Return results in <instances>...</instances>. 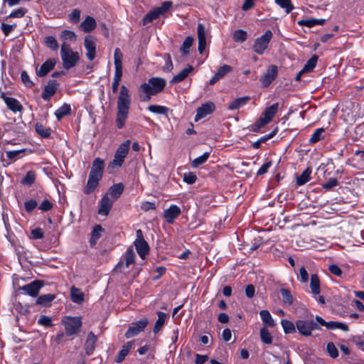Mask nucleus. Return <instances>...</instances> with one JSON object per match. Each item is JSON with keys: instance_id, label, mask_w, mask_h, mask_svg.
<instances>
[{"instance_id": "nucleus-1", "label": "nucleus", "mask_w": 364, "mask_h": 364, "mask_svg": "<svg viewBox=\"0 0 364 364\" xmlns=\"http://www.w3.org/2000/svg\"><path fill=\"white\" fill-rule=\"evenodd\" d=\"M131 105V95L129 89L125 85L120 87L117 102L116 123L119 129H122L128 117L129 107Z\"/></svg>"}, {"instance_id": "nucleus-2", "label": "nucleus", "mask_w": 364, "mask_h": 364, "mask_svg": "<svg viewBox=\"0 0 364 364\" xmlns=\"http://www.w3.org/2000/svg\"><path fill=\"white\" fill-rule=\"evenodd\" d=\"M104 168V161L100 158H96L92 162L88 181L84 188V193L85 194H90L97 187L99 181L102 178Z\"/></svg>"}, {"instance_id": "nucleus-3", "label": "nucleus", "mask_w": 364, "mask_h": 364, "mask_svg": "<svg viewBox=\"0 0 364 364\" xmlns=\"http://www.w3.org/2000/svg\"><path fill=\"white\" fill-rule=\"evenodd\" d=\"M279 109V103H274L271 106L267 107L260 118L253 124L249 127L251 132H257L261 128L269 124Z\"/></svg>"}, {"instance_id": "nucleus-4", "label": "nucleus", "mask_w": 364, "mask_h": 364, "mask_svg": "<svg viewBox=\"0 0 364 364\" xmlns=\"http://www.w3.org/2000/svg\"><path fill=\"white\" fill-rule=\"evenodd\" d=\"M60 55L63 68L66 70L75 67L80 60L78 52L72 50L70 46L65 43L61 45Z\"/></svg>"}, {"instance_id": "nucleus-5", "label": "nucleus", "mask_w": 364, "mask_h": 364, "mask_svg": "<svg viewBox=\"0 0 364 364\" xmlns=\"http://www.w3.org/2000/svg\"><path fill=\"white\" fill-rule=\"evenodd\" d=\"M130 144V140L127 139L119 145L114 153L113 160L108 165V168L114 169L122 166L129 153Z\"/></svg>"}, {"instance_id": "nucleus-6", "label": "nucleus", "mask_w": 364, "mask_h": 364, "mask_svg": "<svg viewBox=\"0 0 364 364\" xmlns=\"http://www.w3.org/2000/svg\"><path fill=\"white\" fill-rule=\"evenodd\" d=\"M272 36V32L270 30H267L262 36L256 38L252 46L254 52L259 55H262L268 48Z\"/></svg>"}, {"instance_id": "nucleus-7", "label": "nucleus", "mask_w": 364, "mask_h": 364, "mask_svg": "<svg viewBox=\"0 0 364 364\" xmlns=\"http://www.w3.org/2000/svg\"><path fill=\"white\" fill-rule=\"evenodd\" d=\"M136 238L134 241V245L136 252L141 259H144L145 257L149 254V246L144 239L143 232L141 230H136Z\"/></svg>"}, {"instance_id": "nucleus-8", "label": "nucleus", "mask_w": 364, "mask_h": 364, "mask_svg": "<svg viewBox=\"0 0 364 364\" xmlns=\"http://www.w3.org/2000/svg\"><path fill=\"white\" fill-rule=\"evenodd\" d=\"M135 261V253L132 247H129L125 253L124 262L121 260L116 265L115 271L119 272H126V269H129L131 264Z\"/></svg>"}, {"instance_id": "nucleus-9", "label": "nucleus", "mask_w": 364, "mask_h": 364, "mask_svg": "<svg viewBox=\"0 0 364 364\" xmlns=\"http://www.w3.org/2000/svg\"><path fill=\"white\" fill-rule=\"evenodd\" d=\"M142 85H146L149 92L156 95L164 89L166 82L164 78L154 77L150 78L148 82H144Z\"/></svg>"}, {"instance_id": "nucleus-10", "label": "nucleus", "mask_w": 364, "mask_h": 364, "mask_svg": "<svg viewBox=\"0 0 364 364\" xmlns=\"http://www.w3.org/2000/svg\"><path fill=\"white\" fill-rule=\"evenodd\" d=\"M82 326L81 319L78 317L69 318L65 321V333L67 336L76 334Z\"/></svg>"}, {"instance_id": "nucleus-11", "label": "nucleus", "mask_w": 364, "mask_h": 364, "mask_svg": "<svg viewBox=\"0 0 364 364\" xmlns=\"http://www.w3.org/2000/svg\"><path fill=\"white\" fill-rule=\"evenodd\" d=\"M148 324V319L146 318L132 323L125 333L127 338H132L143 331Z\"/></svg>"}, {"instance_id": "nucleus-12", "label": "nucleus", "mask_w": 364, "mask_h": 364, "mask_svg": "<svg viewBox=\"0 0 364 364\" xmlns=\"http://www.w3.org/2000/svg\"><path fill=\"white\" fill-rule=\"evenodd\" d=\"M278 70L277 67L274 65H270L267 72L264 74L263 76L260 78V82L263 87H268L272 82L276 78L277 76Z\"/></svg>"}, {"instance_id": "nucleus-13", "label": "nucleus", "mask_w": 364, "mask_h": 364, "mask_svg": "<svg viewBox=\"0 0 364 364\" xmlns=\"http://www.w3.org/2000/svg\"><path fill=\"white\" fill-rule=\"evenodd\" d=\"M316 321H317L321 326H326L328 329L330 330L341 329L343 331H348V326L346 323L333 321L326 322L319 316H316Z\"/></svg>"}, {"instance_id": "nucleus-14", "label": "nucleus", "mask_w": 364, "mask_h": 364, "mask_svg": "<svg viewBox=\"0 0 364 364\" xmlns=\"http://www.w3.org/2000/svg\"><path fill=\"white\" fill-rule=\"evenodd\" d=\"M181 214V208L176 205H171L170 207L164 211V217L168 224H172L175 219Z\"/></svg>"}, {"instance_id": "nucleus-15", "label": "nucleus", "mask_w": 364, "mask_h": 364, "mask_svg": "<svg viewBox=\"0 0 364 364\" xmlns=\"http://www.w3.org/2000/svg\"><path fill=\"white\" fill-rule=\"evenodd\" d=\"M85 48L86 49V56L90 60L95 58L96 42L92 36H86L85 38Z\"/></svg>"}, {"instance_id": "nucleus-16", "label": "nucleus", "mask_w": 364, "mask_h": 364, "mask_svg": "<svg viewBox=\"0 0 364 364\" xmlns=\"http://www.w3.org/2000/svg\"><path fill=\"white\" fill-rule=\"evenodd\" d=\"M113 205V200L105 194L101 199L99 205L98 214L107 216Z\"/></svg>"}, {"instance_id": "nucleus-17", "label": "nucleus", "mask_w": 364, "mask_h": 364, "mask_svg": "<svg viewBox=\"0 0 364 364\" xmlns=\"http://www.w3.org/2000/svg\"><path fill=\"white\" fill-rule=\"evenodd\" d=\"M215 107L214 103L211 102L202 105V106L198 107L197 109V113L195 117V121L197 122L200 119L205 117L208 114L212 113L214 111Z\"/></svg>"}, {"instance_id": "nucleus-18", "label": "nucleus", "mask_w": 364, "mask_h": 364, "mask_svg": "<svg viewBox=\"0 0 364 364\" xmlns=\"http://www.w3.org/2000/svg\"><path fill=\"white\" fill-rule=\"evenodd\" d=\"M43 287V282L38 280H36L28 284H26L22 287V290L26 294L31 296H36L38 294L40 289Z\"/></svg>"}, {"instance_id": "nucleus-19", "label": "nucleus", "mask_w": 364, "mask_h": 364, "mask_svg": "<svg viewBox=\"0 0 364 364\" xmlns=\"http://www.w3.org/2000/svg\"><path fill=\"white\" fill-rule=\"evenodd\" d=\"M58 86V84L55 80H49L44 87L41 95L42 98L44 100H48L56 92Z\"/></svg>"}, {"instance_id": "nucleus-20", "label": "nucleus", "mask_w": 364, "mask_h": 364, "mask_svg": "<svg viewBox=\"0 0 364 364\" xmlns=\"http://www.w3.org/2000/svg\"><path fill=\"white\" fill-rule=\"evenodd\" d=\"M232 71V68L229 65H223L220 67L214 76L210 79L209 84L213 85L219 80L223 78L225 75Z\"/></svg>"}, {"instance_id": "nucleus-21", "label": "nucleus", "mask_w": 364, "mask_h": 364, "mask_svg": "<svg viewBox=\"0 0 364 364\" xmlns=\"http://www.w3.org/2000/svg\"><path fill=\"white\" fill-rule=\"evenodd\" d=\"M56 63V60L55 59H48L44 63L42 64L39 70L36 71V73L40 77L46 76L50 70H52L55 65Z\"/></svg>"}, {"instance_id": "nucleus-22", "label": "nucleus", "mask_w": 364, "mask_h": 364, "mask_svg": "<svg viewBox=\"0 0 364 364\" xmlns=\"http://www.w3.org/2000/svg\"><path fill=\"white\" fill-rule=\"evenodd\" d=\"M198 51L202 53L206 46L205 30L203 24L198 26Z\"/></svg>"}, {"instance_id": "nucleus-23", "label": "nucleus", "mask_w": 364, "mask_h": 364, "mask_svg": "<svg viewBox=\"0 0 364 364\" xmlns=\"http://www.w3.org/2000/svg\"><path fill=\"white\" fill-rule=\"evenodd\" d=\"M193 70V67L192 65H188L186 68L183 69L178 74L175 75L170 82L171 84L178 83L184 80L188 75L192 73Z\"/></svg>"}, {"instance_id": "nucleus-24", "label": "nucleus", "mask_w": 364, "mask_h": 364, "mask_svg": "<svg viewBox=\"0 0 364 364\" xmlns=\"http://www.w3.org/2000/svg\"><path fill=\"white\" fill-rule=\"evenodd\" d=\"M296 326L299 333L302 336H310L311 335L309 321L298 320L296 321Z\"/></svg>"}, {"instance_id": "nucleus-25", "label": "nucleus", "mask_w": 364, "mask_h": 364, "mask_svg": "<svg viewBox=\"0 0 364 364\" xmlns=\"http://www.w3.org/2000/svg\"><path fill=\"white\" fill-rule=\"evenodd\" d=\"M96 342H97L96 336L92 332H90L87 335V338L85 343V348L87 354L90 355L92 353V352L95 348Z\"/></svg>"}, {"instance_id": "nucleus-26", "label": "nucleus", "mask_w": 364, "mask_h": 364, "mask_svg": "<svg viewBox=\"0 0 364 364\" xmlns=\"http://www.w3.org/2000/svg\"><path fill=\"white\" fill-rule=\"evenodd\" d=\"M80 27L85 33L91 32L96 27V21L94 18L88 16L80 23Z\"/></svg>"}, {"instance_id": "nucleus-27", "label": "nucleus", "mask_w": 364, "mask_h": 364, "mask_svg": "<svg viewBox=\"0 0 364 364\" xmlns=\"http://www.w3.org/2000/svg\"><path fill=\"white\" fill-rule=\"evenodd\" d=\"M5 103L8 108L14 112H21L23 109L20 102L14 97L6 98Z\"/></svg>"}, {"instance_id": "nucleus-28", "label": "nucleus", "mask_w": 364, "mask_h": 364, "mask_svg": "<svg viewBox=\"0 0 364 364\" xmlns=\"http://www.w3.org/2000/svg\"><path fill=\"white\" fill-rule=\"evenodd\" d=\"M124 190V186L122 183H119L117 184H114L112 186L107 193L106 194H108L109 196H111L114 199H117L119 198L121 194L122 193Z\"/></svg>"}, {"instance_id": "nucleus-29", "label": "nucleus", "mask_w": 364, "mask_h": 364, "mask_svg": "<svg viewBox=\"0 0 364 364\" xmlns=\"http://www.w3.org/2000/svg\"><path fill=\"white\" fill-rule=\"evenodd\" d=\"M326 22L323 18H310V19H302L298 21V24L300 26H305L309 28L314 27L316 25H323Z\"/></svg>"}, {"instance_id": "nucleus-30", "label": "nucleus", "mask_w": 364, "mask_h": 364, "mask_svg": "<svg viewBox=\"0 0 364 364\" xmlns=\"http://www.w3.org/2000/svg\"><path fill=\"white\" fill-rule=\"evenodd\" d=\"M250 100V97L248 96L242 97L235 99L228 105L229 110H234L240 108V107L245 105L248 101Z\"/></svg>"}, {"instance_id": "nucleus-31", "label": "nucleus", "mask_w": 364, "mask_h": 364, "mask_svg": "<svg viewBox=\"0 0 364 364\" xmlns=\"http://www.w3.org/2000/svg\"><path fill=\"white\" fill-rule=\"evenodd\" d=\"M157 316H158V319L156 320L154 327V329H153V332L155 334L157 333L159 331H161V329L164 326V325L166 322V318H167V314L164 312H161V311H159L157 313Z\"/></svg>"}, {"instance_id": "nucleus-32", "label": "nucleus", "mask_w": 364, "mask_h": 364, "mask_svg": "<svg viewBox=\"0 0 364 364\" xmlns=\"http://www.w3.org/2000/svg\"><path fill=\"white\" fill-rule=\"evenodd\" d=\"M311 168H306L301 175L296 177V184L298 186H303L311 179Z\"/></svg>"}, {"instance_id": "nucleus-33", "label": "nucleus", "mask_w": 364, "mask_h": 364, "mask_svg": "<svg viewBox=\"0 0 364 364\" xmlns=\"http://www.w3.org/2000/svg\"><path fill=\"white\" fill-rule=\"evenodd\" d=\"M155 95L149 92L146 85H141L139 90V96L142 102H148L151 100V96Z\"/></svg>"}, {"instance_id": "nucleus-34", "label": "nucleus", "mask_w": 364, "mask_h": 364, "mask_svg": "<svg viewBox=\"0 0 364 364\" xmlns=\"http://www.w3.org/2000/svg\"><path fill=\"white\" fill-rule=\"evenodd\" d=\"M310 288L313 294L318 295L320 293V282L316 274L311 275Z\"/></svg>"}, {"instance_id": "nucleus-35", "label": "nucleus", "mask_w": 364, "mask_h": 364, "mask_svg": "<svg viewBox=\"0 0 364 364\" xmlns=\"http://www.w3.org/2000/svg\"><path fill=\"white\" fill-rule=\"evenodd\" d=\"M133 343L132 341L127 342L124 346H123L122 349L118 353L117 355L116 356L115 361L117 363L122 362L124 358L129 353V351L132 347Z\"/></svg>"}, {"instance_id": "nucleus-36", "label": "nucleus", "mask_w": 364, "mask_h": 364, "mask_svg": "<svg viewBox=\"0 0 364 364\" xmlns=\"http://www.w3.org/2000/svg\"><path fill=\"white\" fill-rule=\"evenodd\" d=\"M259 315L262 321L264 323L267 324L270 327H274L275 326V323L274 319L272 318L270 313L267 310H262L259 312Z\"/></svg>"}, {"instance_id": "nucleus-37", "label": "nucleus", "mask_w": 364, "mask_h": 364, "mask_svg": "<svg viewBox=\"0 0 364 364\" xmlns=\"http://www.w3.org/2000/svg\"><path fill=\"white\" fill-rule=\"evenodd\" d=\"M55 298L54 294H48L40 296L37 300L36 304L42 306H49L50 302Z\"/></svg>"}, {"instance_id": "nucleus-38", "label": "nucleus", "mask_w": 364, "mask_h": 364, "mask_svg": "<svg viewBox=\"0 0 364 364\" xmlns=\"http://www.w3.org/2000/svg\"><path fill=\"white\" fill-rule=\"evenodd\" d=\"M36 132L43 138H48L51 134V129L48 127H44L40 123H37L35 126Z\"/></svg>"}, {"instance_id": "nucleus-39", "label": "nucleus", "mask_w": 364, "mask_h": 364, "mask_svg": "<svg viewBox=\"0 0 364 364\" xmlns=\"http://www.w3.org/2000/svg\"><path fill=\"white\" fill-rule=\"evenodd\" d=\"M148 110L158 114H167L168 108L162 105H151L148 107Z\"/></svg>"}, {"instance_id": "nucleus-40", "label": "nucleus", "mask_w": 364, "mask_h": 364, "mask_svg": "<svg viewBox=\"0 0 364 364\" xmlns=\"http://www.w3.org/2000/svg\"><path fill=\"white\" fill-rule=\"evenodd\" d=\"M324 132L323 128L316 129L309 139V144H314L323 139Z\"/></svg>"}, {"instance_id": "nucleus-41", "label": "nucleus", "mask_w": 364, "mask_h": 364, "mask_svg": "<svg viewBox=\"0 0 364 364\" xmlns=\"http://www.w3.org/2000/svg\"><path fill=\"white\" fill-rule=\"evenodd\" d=\"M274 1L282 9H284L287 14H289L294 9L291 0H274Z\"/></svg>"}, {"instance_id": "nucleus-42", "label": "nucleus", "mask_w": 364, "mask_h": 364, "mask_svg": "<svg viewBox=\"0 0 364 364\" xmlns=\"http://www.w3.org/2000/svg\"><path fill=\"white\" fill-rule=\"evenodd\" d=\"M281 294L282 296L283 303L284 304L290 306L293 304L294 299H293V296H292L290 291H289L287 289L283 288L281 289Z\"/></svg>"}, {"instance_id": "nucleus-43", "label": "nucleus", "mask_w": 364, "mask_h": 364, "mask_svg": "<svg viewBox=\"0 0 364 364\" xmlns=\"http://www.w3.org/2000/svg\"><path fill=\"white\" fill-rule=\"evenodd\" d=\"M160 16V14L158 13L156 9L149 11L143 18V25H146L154 20L158 18Z\"/></svg>"}, {"instance_id": "nucleus-44", "label": "nucleus", "mask_w": 364, "mask_h": 364, "mask_svg": "<svg viewBox=\"0 0 364 364\" xmlns=\"http://www.w3.org/2000/svg\"><path fill=\"white\" fill-rule=\"evenodd\" d=\"M232 38L235 42L242 43L247 40V33L245 31L239 29L233 33Z\"/></svg>"}, {"instance_id": "nucleus-45", "label": "nucleus", "mask_w": 364, "mask_h": 364, "mask_svg": "<svg viewBox=\"0 0 364 364\" xmlns=\"http://www.w3.org/2000/svg\"><path fill=\"white\" fill-rule=\"evenodd\" d=\"M102 230V228L99 225H96L94 228L92 232V237L90 241L91 245H95L96 244L97 240L100 237Z\"/></svg>"}, {"instance_id": "nucleus-46", "label": "nucleus", "mask_w": 364, "mask_h": 364, "mask_svg": "<svg viewBox=\"0 0 364 364\" xmlns=\"http://www.w3.org/2000/svg\"><path fill=\"white\" fill-rule=\"evenodd\" d=\"M70 106L65 104L56 110L55 114L58 119H60L65 115L68 114L70 112Z\"/></svg>"}, {"instance_id": "nucleus-47", "label": "nucleus", "mask_w": 364, "mask_h": 364, "mask_svg": "<svg viewBox=\"0 0 364 364\" xmlns=\"http://www.w3.org/2000/svg\"><path fill=\"white\" fill-rule=\"evenodd\" d=\"M282 326L285 333H292L296 331V324L288 320H282Z\"/></svg>"}, {"instance_id": "nucleus-48", "label": "nucleus", "mask_w": 364, "mask_h": 364, "mask_svg": "<svg viewBox=\"0 0 364 364\" xmlns=\"http://www.w3.org/2000/svg\"><path fill=\"white\" fill-rule=\"evenodd\" d=\"M71 298L73 302L77 304L81 303L84 299L82 293L75 287L71 289Z\"/></svg>"}, {"instance_id": "nucleus-49", "label": "nucleus", "mask_w": 364, "mask_h": 364, "mask_svg": "<svg viewBox=\"0 0 364 364\" xmlns=\"http://www.w3.org/2000/svg\"><path fill=\"white\" fill-rule=\"evenodd\" d=\"M193 42V38L191 36L186 38L181 48V51L183 55H187L189 53V49L192 46Z\"/></svg>"}, {"instance_id": "nucleus-50", "label": "nucleus", "mask_w": 364, "mask_h": 364, "mask_svg": "<svg viewBox=\"0 0 364 364\" xmlns=\"http://www.w3.org/2000/svg\"><path fill=\"white\" fill-rule=\"evenodd\" d=\"M317 60V55H313L305 64L304 67L303 68V72H311L315 68Z\"/></svg>"}, {"instance_id": "nucleus-51", "label": "nucleus", "mask_w": 364, "mask_h": 364, "mask_svg": "<svg viewBox=\"0 0 364 364\" xmlns=\"http://www.w3.org/2000/svg\"><path fill=\"white\" fill-rule=\"evenodd\" d=\"M209 156H210V153L209 152H205L203 155L196 158L192 161V164H191L193 168L198 167L199 166H200L201 164H204L208 160V159L209 158Z\"/></svg>"}, {"instance_id": "nucleus-52", "label": "nucleus", "mask_w": 364, "mask_h": 364, "mask_svg": "<svg viewBox=\"0 0 364 364\" xmlns=\"http://www.w3.org/2000/svg\"><path fill=\"white\" fill-rule=\"evenodd\" d=\"M276 132H277L276 130H274L270 134L260 137L257 141L253 143V144H252L253 148L259 149L262 143H264L266 141L272 138L275 135Z\"/></svg>"}, {"instance_id": "nucleus-53", "label": "nucleus", "mask_w": 364, "mask_h": 364, "mask_svg": "<svg viewBox=\"0 0 364 364\" xmlns=\"http://www.w3.org/2000/svg\"><path fill=\"white\" fill-rule=\"evenodd\" d=\"M36 179V174L33 171H28L26 176L22 178L21 183L26 186H31Z\"/></svg>"}, {"instance_id": "nucleus-54", "label": "nucleus", "mask_w": 364, "mask_h": 364, "mask_svg": "<svg viewBox=\"0 0 364 364\" xmlns=\"http://www.w3.org/2000/svg\"><path fill=\"white\" fill-rule=\"evenodd\" d=\"M260 337L262 342L267 344L272 343V336L269 331L266 328H262L260 330Z\"/></svg>"}, {"instance_id": "nucleus-55", "label": "nucleus", "mask_w": 364, "mask_h": 364, "mask_svg": "<svg viewBox=\"0 0 364 364\" xmlns=\"http://www.w3.org/2000/svg\"><path fill=\"white\" fill-rule=\"evenodd\" d=\"M45 44L50 49L55 50L58 48V43L53 36H47L45 38Z\"/></svg>"}, {"instance_id": "nucleus-56", "label": "nucleus", "mask_w": 364, "mask_h": 364, "mask_svg": "<svg viewBox=\"0 0 364 364\" xmlns=\"http://www.w3.org/2000/svg\"><path fill=\"white\" fill-rule=\"evenodd\" d=\"M173 3L170 1H164L161 4V5L157 8H155L158 13L161 15L164 14L166 11H168L172 6Z\"/></svg>"}, {"instance_id": "nucleus-57", "label": "nucleus", "mask_w": 364, "mask_h": 364, "mask_svg": "<svg viewBox=\"0 0 364 364\" xmlns=\"http://www.w3.org/2000/svg\"><path fill=\"white\" fill-rule=\"evenodd\" d=\"M27 9L25 8H19L13 11L8 16V18H22L27 13Z\"/></svg>"}, {"instance_id": "nucleus-58", "label": "nucleus", "mask_w": 364, "mask_h": 364, "mask_svg": "<svg viewBox=\"0 0 364 364\" xmlns=\"http://www.w3.org/2000/svg\"><path fill=\"white\" fill-rule=\"evenodd\" d=\"M80 14L81 12L79 9H74L68 16L69 20L73 23H78L80 18Z\"/></svg>"}, {"instance_id": "nucleus-59", "label": "nucleus", "mask_w": 364, "mask_h": 364, "mask_svg": "<svg viewBox=\"0 0 364 364\" xmlns=\"http://www.w3.org/2000/svg\"><path fill=\"white\" fill-rule=\"evenodd\" d=\"M326 349H327V351H328L329 355L331 358H336L338 357V350H337L336 346L333 343H328L327 344Z\"/></svg>"}, {"instance_id": "nucleus-60", "label": "nucleus", "mask_w": 364, "mask_h": 364, "mask_svg": "<svg viewBox=\"0 0 364 364\" xmlns=\"http://www.w3.org/2000/svg\"><path fill=\"white\" fill-rule=\"evenodd\" d=\"M166 60L164 65L162 67V70L164 72L170 73L173 70V63L171 61L170 54L166 53Z\"/></svg>"}, {"instance_id": "nucleus-61", "label": "nucleus", "mask_w": 364, "mask_h": 364, "mask_svg": "<svg viewBox=\"0 0 364 364\" xmlns=\"http://www.w3.org/2000/svg\"><path fill=\"white\" fill-rule=\"evenodd\" d=\"M38 323L46 327H50L53 326L52 320L47 316L42 315L40 316Z\"/></svg>"}, {"instance_id": "nucleus-62", "label": "nucleus", "mask_w": 364, "mask_h": 364, "mask_svg": "<svg viewBox=\"0 0 364 364\" xmlns=\"http://www.w3.org/2000/svg\"><path fill=\"white\" fill-rule=\"evenodd\" d=\"M16 27V24H6L5 23H2L1 26V31L4 34L7 36L9 33Z\"/></svg>"}, {"instance_id": "nucleus-63", "label": "nucleus", "mask_w": 364, "mask_h": 364, "mask_svg": "<svg viewBox=\"0 0 364 364\" xmlns=\"http://www.w3.org/2000/svg\"><path fill=\"white\" fill-rule=\"evenodd\" d=\"M122 53L119 48L114 50V65H122Z\"/></svg>"}, {"instance_id": "nucleus-64", "label": "nucleus", "mask_w": 364, "mask_h": 364, "mask_svg": "<svg viewBox=\"0 0 364 364\" xmlns=\"http://www.w3.org/2000/svg\"><path fill=\"white\" fill-rule=\"evenodd\" d=\"M61 37L65 40L75 41L76 35L73 31L65 30L61 33Z\"/></svg>"}]
</instances>
